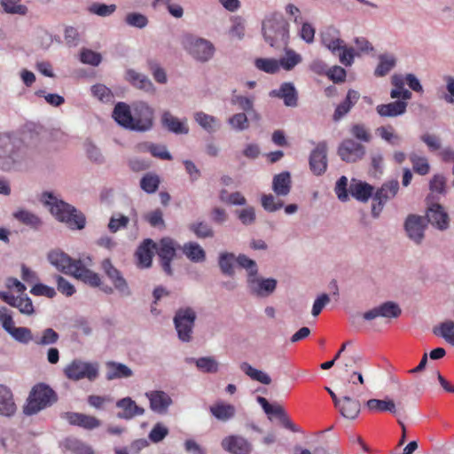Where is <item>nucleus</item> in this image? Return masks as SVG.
<instances>
[{
  "label": "nucleus",
  "instance_id": "ddd939ff",
  "mask_svg": "<svg viewBox=\"0 0 454 454\" xmlns=\"http://www.w3.org/2000/svg\"><path fill=\"white\" fill-rule=\"evenodd\" d=\"M402 313L400 306L394 301H386L372 308L363 314V318L366 321H372L378 317L392 319L398 317Z\"/></svg>",
  "mask_w": 454,
  "mask_h": 454
},
{
  "label": "nucleus",
  "instance_id": "5701e85b",
  "mask_svg": "<svg viewBox=\"0 0 454 454\" xmlns=\"http://www.w3.org/2000/svg\"><path fill=\"white\" fill-rule=\"evenodd\" d=\"M160 122L164 129L176 135H186L189 133L186 119L181 121L169 111H164L162 113Z\"/></svg>",
  "mask_w": 454,
  "mask_h": 454
},
{
  "label": "nucleus",
  "instance_id": "dca6fc26",
  "mask_svg": "<svg viewBox=\"0 0 454 454\" xmlns=\"http://www.w3.org/2000/svg\"><path fill=\"white\" fill-rule=\"evenodd\" d=\"M221 446L231 454H250L253 450L252 443L239 434L224 437L221 442Z\"/></svg>",
  "mask_w": 454,
  "mask_h": 454
},
{
  "label": "nucleus",
  "instance_id": "de8ad7c7",
  "mask_svg": "<svg viewBox=\"0 0 454 454\" xmlns=\"http://www.w3.org/2000/svg\"><path fill=\"white\" fill-rule=\"evenodd\" d=\"M254 97H246L241 95H236L231 98L232 104L238 105L241 110L247 112L248 114H252L254 119L259 120L260 115L254 110Z\"/></svg>",
  "mask_w": 454,
  "mask_h": 454
},
{
  "label": "nucleus",
  "instance_id": "aec40b11",
  "mask_svg": "<svg viewBox=\"0 0 454 454\" xmlns=\"http://www.w3.org/2000/svg\"><path fill=\"white\" fill-rule=\"evenodd\" d=\"M0 298L12 307L17 308L20 313L30 316L34 313V306L27 295L14 296L7 292H0Z\"/></svg>",
  "mask_w": 454,
  "mask_h": 454
},
{
  "label": "nucleus",
  "instance_id": "5fc2aeb1",
  "mask_svg": "<svg viewBox=\"0 0 454 454\" xmlns=\"http://www.w3.org/2000/svg\"><path fill=\"white\" fill-rule=\"evenodd\" d=\"M364 362L363 357L357 353L353 352L345 356L342 361V370L345 373L349 374L352 368L362 369Z\"/></svg>",
  "mask_w": 454,
  "mask_h": 454
},
{
  "label": "nucleus",
  "instance_id": "b1692460",
  "mask_svg": "<svg viewBox=\"0 0 454 454\" xmlns=\"http://www.w3.org/2000/svg\"><path fill=\"white\" fill-rule=\"evenodd\" d=\"M113 118L121 127L134 130L132 106H129L124 102L117 103L113 111Z\"/></svg>",
  "mask_w": 454,
  "mask_h": 454
},
{
  "label": "nucleus",
  "instance_id": "79ce46f5",
  "mask_svg": "<svg viewBox=\"0 0 454 454\" xmlns=\"http://www.w3.org/2000/svg\"><path fill=\"white\" fill-rule=\"evenodd\" d=\"M240 370L248 376L251 380L258 381L264 385H270L271 383V378L268 375V373L254 368L247 362H242L239 364Z\"/></svg>",
  "mask_w": 454,
  "mask_h": 454
},
{
  "label": "nucleus",
  "instance_id": "473e14b6",
  "mask_svg": "<svg viewBox=\"0 0 454 454\" xmlns=\"http://www.w3.org/2000/svg\"><path fill=\"white\" fill-rule=\"evenodd\" d=\"M359 93L354 90H348L346 98L340 105L337 106L333 119L334 121H339L342 119L356 104L359 99Z\"/></svg>",
  "mask_w": 454,
  "mask_h": 454
},
{
  "label": "nucleus",
  "instance_id": "2f4dec72",
  "mask_svg": "<svg viewBox=\"0 0 454 454\" xmlns=\"http://www.w3.org/2000/svg\"><path fill=\"white\" fill-rule=\"evenodd\" d=\"M291 187V175L288 171L281 172L273 176L272 190L277 196H287L290 193Z\"/></svg>",
  "mask_w": 454,
  "mask_h": 454
},
{
  "label": "nucleus",
  "instance_id": "f3484780",
  "mask_svg": "<svg viewBox=\"0 0 454 454\" xmlns=\"http://www.w3.org/2000/svg\"><path fill=\"white\" fill-rule=\"evenodd\" d=\"M309 168L311 171L320 176L327 168V145L325 142H320L317 145L309 155Z\"/></svg>",
  "mask_w": 454,
  "mask_h": 454
},
{
  "label": "nucleus",
  "instance_id": "4468645a",
  "mask_svg": "<svg viewBox=\"0 0 454 454\" xmlns=\"http://www.w3.org/2000/svg\"><path fill=\"white\" fill-rule=\"evenodd\" d=\"M338 154L346 162H356L364 156L365 147L351 138L344 139L339 145Z\"/></svg>",
  "mask_w": 454,
  "mask_h": 454
},
{
  "label": "nucleus",
  "instance_id": "13d9d810",
  "mask_svg": "<svg viewBox=\"0 0 454 454\" xmlns=\"http://www.w3.org/2000/svg\"><path fill=\"white\" fill-rule=\"evenodd\" d=\"M160 184V177L156 174L147 173L140 180V187L147 193H153Z\"/></svg>",
  "mask_w": 454,
  "mask_h": 454
},
{
  "label": "nucleus",
  "instance_id": "7ed1b4c3",
  "mask_svg": "<svg viewBox=\"0 0 454 454\" xmlns=\"http://www.w3.org/2000/svg\"><path fill=\"white\" fill-rule=\"evenodd\" d=\"M27 160V149L23 143L9 135H0V168L10 171L20 168Z\"/></svg>",
  "mask_w": 454,
  "mask_h": 454
},
{
  "label": "nucleus",
  "instance_id": "774afa93",
  "mask_svg": "<svg viewBox=\"0 0 454 454\" xmlns=\"http://www.w3.org/2000/svg\"><path fill=\"white\" fill-rule=\"evenodd\" d=\"M446 82V92L439 93L438 98L443 100L448 105H454V77L446 75L443 78Z\"/></svg>",
  "mask_w": 454,
  "mask_h": 454
},
{
  "label": "nucleus",
  "instance_id": "423d86ee",
  "mask_svg": "<svg viewBox=\"0 0 454 454\" xmlns=\"http://www.w3.org/2000/svg\"><path fill=\"white\" fill-rule=\"evenodd\" d=\"M57 401L55 391L44 383L35 385L28 396L27 403L24 407L26 415H33L51 406Z\"/></svg>",
  "mask_w": 454,
  "mask_h": 454
},
{
  "label": "nucleus",
  "instance_id": "393cba45",
  "mask_svg": "<svg viewBox=\"0 0 454 454\" xmlns=\"http://www.w3.org/2000/svg\"><path fill=\"white\" fill-rule=\"evenodd\" d=\"M270 97L282 98L285 106L295 107L298 105V92L293 82H283L279 89L273 90L270 92Z\"/></svg>",
  "mask_w": 454,
  "mask_h": 454
},
{
  "label": "nucleus",
  "instance_id": "7c9ffc66",
  "mask_svg": "<svg viewBox=\"0 0 454 454\" xmlns=\"http://www.w3.org/2000/svg\"><path fill=\"white\" fill-rule=\"evenodd\" d=\"M209 411L214 418L222 422L229 421L236 415L235 406L223 401H218L211 405Z\"/></svg>",
  "mask_w": 454,
  "mask_h": 454
},
{
  "label": "nucleus",
  "instance_id": "a878e982",
  "mask_svg": "<svg viewBox=\"0 0 454 454\" xmlns=\"http://www.w3.org/2000/svg\"><path fill=\"white\" fill-rule=\"evenodd\" d=\"M126 80L138 90L152 94L155 92V86L148 76L134 69L126 71Z\"/></svg>",
  "mask_w": 454,
  "mask_h": 454
},
{
  "label": "nucleus",
  "instance_id": "72a5a7b5",
  "mask_svg": "<svg viewBox=\"0 0 454 454\" xmlns=\"http://www.w3.org/2000/svg\"><path fill=\"white\" fill-rule=\"evenodd\" d=\"M16 411V405L11 389L5 385L0 384V414L12 416Z\"/></svg>",
  "mask_w": 454,
  "mask_h": 454
},
{
  "label": "nucleus",
  "instance_id": "e2e57ef3",
  "mask_svg": "<svg viewBox=\"0 0 454 454\" xmlns=\"http://www.w3.org/2000/svg\"><path fill=\"white\" fill-rule=\"evenodd\" d=\"M261 204L263 209L267 212L272 213L283 207L284 202L281 200L276 199L272 194H263L261 197Z\"/></svg>",
  "mask_w": 454,
  "mask_h": 454
},
{
  "label": "nucleus",
  "instance_id": "6ab92c4d",
  "mask_svg": "<svg viewBox=\"0 0 454 454\" xmlns=\"http://www.w3.org/2000/svg\"><path fill=\"white\" fill-rule=\"evenodd\" d=\"M150 403V409L158 414L168 413V408L172 405L173 400L168 394L162 390H152L145 393Z\"/></svg>",
  "mask_w": 454,
  "mask_h": 454
},
{
  "label": "nucleus",
  "instance_id": "9d476101",
  "mask_svg": "<svg viewBox=\"0 0 454 454\" xmlns=\"http://www.w3.org/2000/svg\"><path fill=\"white\" fill-rule=\"evenodd\" d=\"M179 245L171 238H162L158 243H155V252L160 259L162 270L168 276L173 275L171 262L176 254V249Z\"/></svg>",
  "mask_w": 454,
  "mask_h": 454
},
{
  "label": "nucleus",
  "instance_id": "4c0bfd02",
  "mask_svg": "<svg viewBox=\"0 0 454 454\" xmlns=\"http://www.w3.org/2000/svg\"><path fill=\"white\" fill-rule=\"evenodd\" d=\"M183 254L192 262H203L206 260V252L197 242H187L182 247Z\"/></svg>",
  "mask_w": 454,
  "mask_h": 454
},
{
  "label": "nucleus",
  "instance_id": "0eeeda50",
  "mask_svg": "<svg viewBox=\"0 0 454 454\" xmlns=\"http://www.w3.org/2000/svg\"><path fill=\"white\" fill-rule=\"evenodd\" d=\"M196 319L197 311L193 307L182 306L176 310L173 324L181 341L192 340Z\"/></svg>",
  "mask_w": 454,
  "mask_h": 454
},
{
  "label": "nucleus",
  "instance_id": "c85d7f7f",
  "mask_svg": "<svg viewBox=\"0 0 454 454\" xmlns=\"http://www.w3.org/2000/svg\"><path fill=\"white\" fill-rule=\"evenodd\" d=\"M155 252V242L151 239H145L137 250L138 265L141 268H149L152 265L153 256Z\"/></svg>",
  "mask_w": 454,
  "mask_h": 454
},
{
  "label": "nucleus",
  "instance_id": "0e129e2a",
  "mask_svg": "<svg viewBox=\"0 0 454 454\" xmlns=\"http://www.w3.org/2000/svg\"><path fill=\"white\" fill-rule=\"evenodd\" d=\"M235 214L240 223L244 225H252L256 221L255 209L252 206H247L244 208L238 209Z\"/></svg>",
  "mask_w": 454,
  "mask_h": 454
},
{
  "label": "nucleus",
  "instance_id": "58836bf2",
  "mask_svg": "<svg viewBox=\"0 0 454 454\" xmlns=\"http://www.w3.org/2000/svg\"><path fill=\"white\" fill-rule=\"evenodd\" d=\"M186 362L194 363L198 370L205 373H215L219 371V363L213 356L190 357Z\"/></svg>",
  "mask_w": 454,
  "mask_h": 454
},
{
  "label": "nucleus",
  "instance_id": "9b49d317",
  "mask_svg": "<svg viewBox=\"0 0 454 454\" xmlns=\"http://www.w3.org/2000/svg\"><path fill=\"white\" fill-rule=\"evenodd\" d=\"M404 231L408 239L416 245L422 244L427 228L426 219L415 214L409 215L403 223Z\"/></svg>",
  "mask_w": 454,
  "mask_h": 454
},
{
  "label": "nucleus",
  "instance_id": "052dcab7",
  "mask_svg": "<svg viewBox=\"0 0 454 454\" xmlns=\"http://www.w3.org/2000/svg\"><path fill=\"white\" fill-rule=\"evenodd\" d=\"M93 97L103 103H110L113 101L114 94L109 88L102 83H98L90 88Z\"/></svg>",
  "mask_w": 454,
  "mask_h": 454
},
{
  "label": "nucleus",
  "instance_id": "338daca9",
  "mask_svg": "<svg viewBox=\"0 0 454 454\" xmlns=\"http://www.w3.org/2000/svg\"><path fill=\"white\" fill-rule=\"evenodd\" d=\"M15 340L20 342V343H23V344H27L28 343L29 341L33 340L34 341V339L35 337L33 336L32 334V332L29 328L27 327H15L13 326V328L9 331L8 333Z\"/></svg>",
  "mask_w": 454,
  "mask_h": 454
},
{
  "label": "nucleus",
  "instance_id": "a18cd8bd",
  "mask_svg": "<svg viewBox=\"0 0 454 454\" xmlns=\"http://www.w3.org/2000/svg\"><path fill=\"white\" fill-rule=\"evenodd\" d=\"M13 216L19 222L35 230L39 229L43 224L40 217L28 210H18L13 214Z\"/></svg>",
  "mask_w": 454,
  "mask_h": 454
},
{
  "label": "nucleus",
  "instance_id": "bb28decb",
  "mask_svg": "<svg viewBox=\"0 0 454 454\" xmlns=\"http://www.w3.org/2000/svg\"><path fill=\"white\" fill-rule=\"evenodd\" d=\"M342 417L348 419H355L361 409L360 403L357 399L352 398L349 395L343 396L335 406Z\"/></svg>",
  "mask_w": 454,
  "mask_h": 454
},
{
  "label": "nucleus",
  "instance_id": "c9c22d12",
  "mask_svg": "<svg viewBox=\"0 0 454 454\" xmlns=\"http://www.w3.org/2000/svg\"><path fill=\"white\" fill-rule=\"evenodd\" d=\"M194 121L207 133H215L221 128L220 121L210 114L202 111L196 112L193 114Z\"/></svg>",
  "mask_w": 454,
  "mask_h": 454
},
{
  "label": "nucleus",
  "instance_id": "4be33fe9",
  "mask_svg": "<svg viewBox=\"0 0 454 454\" xmlns=\"http://www.w3.org/2000/svg\"><path fill=\"white\" fill-rule=\"evenodd\" d=\"M62 418L70 425L78 426L87 430H92L101 426V421L98 419L83 413L66 412Z\"/></svg>",
  "mask_w": 454,
  "mask_h": 454
},
{
  "label": "nucleus",
  "instance_id": "bf43d9fd",
  "mask_svg": "<svg viewBox=\"0 0 454 454\" xmlns=\"http://www.w3.org/2000/svg\"><path fill=\"white\" fill-rule=\"evenodd\" d=\"M125 23L131 27L143 29L147 27L149 20L145 14L133 12L125 16Z\"/></svg>",
  "mask_w": 454,
  "mask_h": 454
},
{
  "label": "nucleus",
  "instance_id": "8fccbe9b",
  "mask_svg": "<svg viewBox=\"0 0 454 454\" xmlns=\"http://www.w3.org/2000/svg\"><path fill=\"white\" fill-rule=\"evenodd\" d=\"M254 67L266 74H276L279 69L278 59L272 58H257L254 59Z\"/></svg>",
  "mask_w": 454,
  "mask_h": 454
},
{
  "label": "nucleus",
  "instance_id": "37998d69",
  "mask_svg": "<svg viewBox=\"0 0 454 454\" xmlns=\"http://www.w3.org/2000/svg\"><path fill=\"white\" fill-rule=\"evenodd\" d=\"M396 65V59L392 54H381L379 56V64L374 70V75L382 77L387 75Z\"/></svg>",
  "mask_w": 454,
  "mask_h": 454
},
{
  "label": "nucleus",
  "instance_id": "f257e3e1",
  "mask_svg": "<svg viewBox=\"0 0 454 454\" xmlns=\"http://www.w3.org/2000/svg\"><path fill=\"white\" fill-rule=\"evenodd\" d=\"M48 260L58 270L70 274L91 286H98L101 283L98 274L89 270L81 260H74L61 250L51 251Z\"/></svg>",
  "mask_w": 454,
  "mask_h": 454
},
{
  "label": "nucleus",
  "instance_id": "69168bd1",
  "mask_svg": "<svg viewBox=\"0 0 454 454\" xmlns=\"http://www.w3.org/2000/svg\"><path fill=\"white\" fill-rule=\"evenodd\" d=\"M229 125L236 131H243L249 128V121L245 113H238L228 119Z\"/></svg>",
  "mask_w": 454,
  "mask_h": 454
},
{
  "label": "nucleus",
  "instance_id": "39448f33",
  "mask_svg": "<svg viewBox=\"0 0 454 454\" xmlns=\"http://www.w3.org/2000/svg\"><path fill=\"white\" fill-rule=\"evenodd\" d=\"M183 45L192 59L201 64L212 60L216 52V48L210 40L196 35L186 36Z\"/></svg>",
  "mask_w": 454,
  "mask_h": 454
},
{
  "label": "nucleus",
  "instance_id": "49530a36",
  "mask_svg": "<svg viewBox=\"0 0 454 454\" xmlns=\"http://www.w3.org/2000/svg\"><path fill=\"white\" fill-rule=\"evenodd\" d=\"M237 264L247 272V282L259 274V269L256 262L244 254L237 256Z\"/></svg>",
  "mask_w": 454,
  "mask_h": 454
},
{
  "label": "nucleus",
  "instance_id": "2eb2a0df",
  "mask_svg": "<svg viewBox=\"0 0 454 454\" xmlns=\"http://www.w3.org/2000/svg\"><path fill=\"white\" fill-rule=\"evenodd\" d=\"M248 291L251 294L258 297H268L277 287V280L272 278H263L256 275L247 282Z\"/></svg>",
  "mask_w": 454,
  "mask_h": 454
},
{
  "label": "nucleus",
  "instance_id": "cd10ccee",
  "mask_svg": "<svg viewBox=\"0 0 454 454\" xmlns=\"http://www.w3.org/2000/svg\"><path fill=\"white\" fill-rule=\"evenodd\" d=\"M348 192L358 201L367 202L370 198L373 197L374 188L365 182L352 179Z\"/></svg>",
  "mask_w": 454,
  "mask_h": 454
},
{
  "label": "nucleus",
  "instance_id": "a19ab883",
  "mask_svg": "<svg viewBox=\"0 0 454 454\" xmlns=\"http://www.w3.org/2000/svg\"><path fill=\"white\" fill-rule=\"evenodd\" d=\"M237 263V256L231 252H221L218 256V266L221 272L228 277L235 274L234 264Z\"/></svg>",
  "mask_w": 454,
  "mask_h": 454
},
{
  "label": "nucleus",
  "instance_id": "ea45409f",
  "mask_svg": "<svg viewBox=\"0 0 454 454\" xmlns=\"http://www.w3.org/2000/svg\"><path fill=\"white\" fill-rule=\"evenodd\" d=\"M366 406L372 411H389L394 415L399 413L394 400L388 397L383 400L370 399L366 402Z\"/></svg>",
  "mask_w": 454,
  "mask_h": 454
},
{
  "label": "nucleus",
  "instance_id": "603ef678",
  "mask_svg": "<svg viewBox=\"0 0 454 454\" xmlns=\"http://www.w3.org/2000/svg\"><path fill=\"white\" fill-rule=\"evenodd\" d=\"M409 157L412 164L413 170L417 174L425 176L429 173L430 165L427 157L419 155L416 153H411Z\"/></svg>",
  "mask_w": 454,
  "mask_h": 454
},
{
  "label": "nucleus",
  "instance_id": "f704fd0d",
  "mask_svg": "<svg viewBox=\"0 0 454 454\" xmlns=\"http://www.w3.org/2000/svg\"><path fill=\"white\" fill-rule=\"evenodd\" d=\"M407 103L396 100L388 104L379 105L376 111L381 117H396L406 112Z\"/></svg>",
  "mask_w": 454,
  "mask_h": 454
},
{
  "label": "nucleus",
  "instance_id": "c756f323",
  "mask_svg": "<svg viewBox=\"0 0 454 454\" xmlns=\"http://www.w3.org/2000/svg\"><path fill=\"white\" fill-rule=\"evenodd\" d=\"M106 365V379L107 380L128 379L133 376V371L122 363L109 361Z\"/></svg>",
  "mask_w": 454,
  "mask_h": 454
},
{
  "label": "nucleus",
  "instance_id": "680f3d73",
  "mask_svg": "<svg viewBox=\"0 0 454 454\" xmlns=\"http://www.w3.org/2000/svg\"><path fill=\"white\" fill-rule=\"evenodd\" d=\"M84 150L89 160L96 164H103L105 157L101 150L91 141L84 143Z\"/></svg>",
  "mask_w": 454,
  "mask_h": 454
},
{
  "label": "nucleus",
  "instance_id": "f8f14e48",
  "mask_svg": "<svg viewBox=\"0 0 454 454\" xmlns=\"http://www.w3.org/2000/svg\"><path fill=\"white\" fill-rule=\"evenodd\" d=\"M102 269L121 297H129L132 294L128 282L109 259L102 262Z\"/></svg>",
  "mask_w": 454,
  "mask_h": 454
},
{
  "label": "nucleus",
  "instance_id": "f03ea898",
  "mask_svg": "<svg viewBox=\"0 0 454 454\" xmlns=\"http://www.w3.org/2000/svg\"><path fill=\"white\" fill-rule=\"evenodd\" d=\"M41 201L58 221L64 223L71 230H82L85 227V215L52 192H44L42 194Z\"/></svg>",
  "mask_w": 454,
  "mask_h": 454
},
{
  "label": "nucleus",
  "instance_id": "6e6552de",
  "mask_svg": "<svg viewBox=\"0 0 454 454\" xmlns=\"http://www.w3.org/2000/svg\"><path fill=\"white\" fill-rule=\"evenodd\" d=\"M63 372L68 380L73 381L87 380L93 382L99 376V364L76 358L65 366Z\"/></svg>",
  "mask_w": 454,
  "mask_h": 454
},
{
  "label": "nucleus",
  "instance_id": "3c124183",
  "mask_svg": "<svg viewBox=\"0 0 454 454\" xmlns=\"http://www.w3.org/2000/svg\"><path fill=\"white\" fill-rule=\"evenodd\" d=\"M152 5L154 8L159 5L165 6L168 13L176 19H181L184 13L183 6L176 0H154Z\"/></svg>",
  "mask_w": 454,
  "mask_h": 454
},
{
  "label": "nucleus",
  "instance_id": "a211bd4d",
  "mask_svg": "<svg viewBox=\"0 0 454 454\" xmlns=\"http://www.w3.org/2000/svg\"><path fill=\"white\" fill-rule=\"evenodd\" d=\"M428 223L435 229L443 231L450 227V217L443 207L438 203L428 207L426 215Z\"/></svg>",
  "mask_w": 454,
  "mask_h": 454
},
{
  "label": "nucleus",
  "instance_id": "1a4fd4ad",
  "mask_svg": "<svg viewBox=\"0 0 454 454\" xmlns=\"http://www.w3.org/2000/svg\"><path fill=\"white\" fill-rule=\"evenodd\" d=\"M134 131L145 132L153 126L154 109L145 101L132 104Z\"/></svg>",
  "mask_w": 454,
  "mask_h": 454
},
{
  "label": "nucleus",
  "instance_id": "6e6d98bb",
  "mask_svg": "<svg viewBox=\"0 0 454 454\" xmlns=\"http://www.w3.org/2000/svg\"><path fill=\"white\" fill-rule=\"evenodd\" d=\"M65 445L67 450L74 454H94V450L90 445L75 438L67 439Z\"/></svg>",
  "mask_w": 454,
  "mask_h": 454
},
{
  "label": "nucleus",
  "instance_id": "412c9836",
  "mask_svg": "<svg viewBox=\"0 0 454 454\" xmlns=\"http://www.w3.org/2000/svg\"><path fill=\"white\" fill-rule=\"evenodd\" d=\"M116 407L121 410L116 417L121 419L130 420L145 413V409L138 406L130 397H123L116 402Z\"/></svg>",
  "mask_w": 454,
  "mask_h": 454
},
{
  "label": "nucleus",
  "instance_id": "c03bdc74",
  "mask_svg": "<svg viewBox=\"0 0 454 454\" xmlns=\"http://www.w3.org/2000/svg\"><path fill=\"white\" fill-rule=\"evenodd\" d=\"M282 49L285 51V56L278 60L279 63V69L282 67L286 71H291L295 66L301 62L302 58L299 53L289 49L287 46Z\"/></svg>",
  "mask_w": 454,
  "mask_h": 454
},
{
  "label": "nucleus",
  "instance_id": "09e8293b",
  "mask_svg": "<svg viewBox=\"0 0 454 454\" xmlns=\"http://www.w3.org/2000/svg\"><path fill=\"white\" fill-rule=\"evenodd\" d=\"M189 230L199 239H211L215 237V231L212 226L204 221L191 223Z\"/></svg>",
  "mask_w": 454,
  "mask_h": 454
},
{
  "label": "nucleus",
  "instance_id": "864d4df0",
  "mask_svg": "<svg viewBox=\"0 0 454 454\" xmlns=\"http://www.w3.org/2000/svg\"><path fill=\"white\" fill-rule=\"evenodd\" d=\"M59 333L52 328H46L42 331L40 336H35L34 342L38 346H50L58 342Z\"/></svg>",
  "mask_w": 454,
  "mask_h": 454
},
{
  "label": "nucleus",
  "instance_id": "20e7f679",
  "mask_svg": "<svg viewBox=\"0 0 454 454\" xmlns=\"http://www.w3.org/2000/svg\"><path fill=\"white\" fill-rule=\"evenodd\" d=\"M289 22L282 13L274 12L265 17L262 24L264 41L272 48H286L289 44Z\"/></svg>",
  "mask_w": 454,
  "mask_h": 454
},
{
  "label": "nucleus",
  "instance_id": "e433bc0d",
  "mask_svg": "<svg viewBox=\"0 0 454 454\" xmlns=\"http://www.w3.org/2000/svg\"><path fill=\"white\" fill-rule=\"evenodd\" d=\"M399 190V183L396 179L385 182L373 194V200H380L387 202L395 198Z\"/></svg>",
  "mask_w": 454,
  "mask_h": 454
},
{
  "label": "nucleus",
  "instance_id": "4d7b16f0",
  "mask_svg": "<svg viewBox=\"0 0 454 454\" xmlns=\"http://www.w3.org/2000/svg\"><path fill=\"white\" fill-rule=\"evenodd\" d=\"M433 332L450 343L454 335V321L446 320L442 322L437 327L434 328Z\"/></svg>",
  "mask_w": 454,
  "mask_h": 454
}]
</instances>
